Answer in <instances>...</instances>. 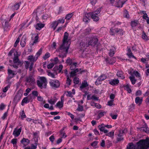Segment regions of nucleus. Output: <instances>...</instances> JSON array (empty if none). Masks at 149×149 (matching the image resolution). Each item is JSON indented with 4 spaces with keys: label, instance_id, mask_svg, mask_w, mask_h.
<instances>
[{
    "label": "nucleus",
    "instance_id": "1",
    "mask_svg": "<svg viewBox=\"0 0 149 149\" xmlns=\"http://www.w3.org/2000/svg\"><path fill=\"white\" fill-rule=\"evenodd\" d=\"M149 147V138L140 140L137 143V145L132 142L128 144L126 149H147Z\"/></svg>",
    "mask_w": 149,
    "mask_h": 149
},
{
    "label": "nucleus",
    "instance_id": "2",
    "mask_svg": "<svg viewBox=\"0 0 149 149\" xmlns=\"http://www.w3.org/2000/svg\"><path fill=\"white\" fill-rule=\"evenodd\" d=\"M40 80L37 81V84L38 87L41 89L42 88H46L47 87V81L46 78L45 77H41L40 78Z\"/></svg>",
    "mask_w": 149,
    "mask_h": 149
},
{
    "label": "nucleus",
    "instance_id": "3",
    "mask_svg": "<svg viewBox=\"0 0 149 149\" xmlns=\"http://www.w3.org/2000/svg\"><path fill=\"white\" fill-rule=\"evenodd\" d=\"M49 83L52 88L54 89H56V88H58L60 86L59 82L57 80H51L49 82Z\"/></svg>",
    "mask_w": 149,
    "mask_h": 149
},
{
    "label": "nucleus",
    "instance_id": "4",
    "mask_svg": "<svg viewBox=\"0 0 149 149\" xmlns=\"http://www.w3.org/2000/svg\"><path fill=\"white\" fill-rule=\"evenodd\" d=\"M1 23L2 27L4 31H7L9 30L10 26L8 22L6 20H4Z\"/></svg>",
    "mask_w": 149,
    "mask_h": 149
},
{
    "label": "nucleus",
    "instance_id": "5",
    "mask_svg": "<svg viewBox=\"0 0 149 149\" xmlns=\"http://www.w3.org/2000/svg\"><path fill=\"white\" fill-rule=\"evenodd\" d=\"M68 36V33L66 32L64 33V35L63 37V42L62 45L60 46V49H64L65 47V43L66 41Z\"/></svg>",
    "mask_w": 149,
    "mask_h": 149
},
{
    "label": "nucleus",
    "instance_id": "6",
    "mask_svg": "<svg viewBox=\"0 0 149 149\" xmlns=\"http://www.w3.org/2000/svg\"><path fill=\"white\" fill-rule=\"evenodd\" d=\"M22 91L21 90H19L16 94L14 98L15 101L18 102L22 96Z\"/></svg>",
    "mask_w": 149,
    "mask_h": 149
},
{
    "label": "nucleus",
    "instance_id": "7",
    "mask_svg": "<svg viewBox=\"0 0 149 149\" xmlns=\"http://www.w3.org/2000/svg\"><path fill=\"white\" fill-rule=\"evenodd\" d=\"M137 129L142 132H144L147 133H149V128L148 127L146 123H144V125L143 126L137 127Z\"/></svg>",
    "mask_w": 149,
    "mask_h": 149
},
{
    "label": "nucleus",
    "instance_id": "8",
    "mask_svg": "<svg viewBox=\"0 0 149 149\" xmlns=\"http://www.w3.org/2000/svg\"><path fill=\"white\" fill-rule=\"evenodd\" d=\"M98 42V40L97 38H93L88 41V44L89 45L94 46L96 45Z\"/></svg>",
    "mask_w": 149,
    "mask_h": 149
},
{
    "label": "nucleus",
    "instance_id": "9",
    "mask_svg": "<svg viewBox=\"0 0 149 149\" xmlns=\"http://www.w3.org/2000/svg\"><path fill=\"white\" fill-rule=\"evenodd\" d=\"M32 98V95L30 94L28 96L24 97L22 100L21 104L22 105H24V103H28L29 102L30 100Z\"/></svg>",
    "mask_w": 149,
    "mask_h": 149
},
{
    "label": "nucleus",
    "instance_id": "10",
    "mask_svg": "<svg viewBox=\"0 0 149 149\" xmlns=\"http://www.w3.org/2000/svg\"><path fill=\"white\" fill-rule=\"evenodd\" d=\"M14 55L15 57L13 59L14 63V64L17 63L18 65L21 66L23 64V63H22L19 61L17 56H15V54Z\"/></svg>",
    "mask_w": 149,
    "mask_h": 149
},
{
    "label": "nucleus",
    "instance_id": "11",
    "mask_svg": "<svg viewBox=\"0 0 149 149\" xmlns=\"http://www.w3.org/2000/svg\"><path fill=\"white\" fill-rule=\"evenodd\" d=\"M91 17V14L90 13L86 14L84 17L83 21L86 23H87L90 21L89 18Z\"/></svg>",
    "mask_w": 149,
    "mask_h": 149
},
{
    "label": "nucleus",
    "instance_id": "12",
    "mask_svg": "<svg viewBox=\"0 0 149 149\" xmlns=\"http://www.w3.org/2000/svg\"><path fill=\"white\" fill-rule=\"evenodd\" d=\"M21 131V127H20L18 129H17L16 128H15V129L14 130L13 132V134L16 137L18 136L20 134Z\"/></svg>",
    "mask_w": 149,
    "mask_h": 149
},
{
    "label": "nucleus",
    "instance_id": "13",
    "mask_svg": "<svg viewBox=\"0 0 149 149\" xmlns=\"http://www.w3.org/2000/svg\"><path fill=\"white\" fill-rule=\"evenodd\" d=\"M8 77H10L11 78H13L16 74V73H15V72L9 68L8 69Z\"/></svg>",
    "mask_w": 149,
    "mask_h": 149
},
{
    "label": "nucleus",
    "instance_id": "14",
    "mask_svg": "<svg viewBox=\"0 0 149 149\" xmlns=\"http://www.w3.org/2000/svg\"><path fill=\"white\" fill-rule=\"evenodd\" d=\"M30 142V140L29 139L24 138H23L21 141V143L24 145V147H25L29 144Z\"/></svg>",
    "mask_w": 149,
    "mask_h": 149
},
{
    "label": "nucleus",
    "instance_id": "15",
    "mask_svg": "<svg viewBox=\"0 0 149 149\" xmlns=\"http://www.w3.org/2000/svg\"><path fill=\"white\" fill-rule=\"evenodd\" d=\"M69 48V46H68L66 47H65L63 49H61V50H62V53L63 52V54H62V58H63L65 57H66V56L68 52V50Z\"/></svg>",
    "mask_w": 149,
    "mask_h": 149
},
{
    "label": "nucleus",
    "instance_id": "16",
    "mask_svg": "<svg viewBox=\"0 0 149 149\" xmlns=\"http://www.w3.org/2000/svg\"><path fill=\"white\" fill-rule=\"evenodd\" d=\"M26 38L25 36H23L20 42V45L22 47H24L26 44Z\"/></svg>",
    "mask_w": 149,
    "mask_h": 149
},
{
    "label": "nucleus",
    "instance_id": "17",
    "mask_svg": "<svg viewBox=\"0 0 149 149\" xmlns=\"http://www.w3.org/2000/svg\"><path fill=\"white\" fill-rule=\"evenodd\" d=\"M35 81V79L32 76L28 77L26 79V82L30 83V84H34Z\"/></svg>",
    "mask_w": 149,
    "mask_h": 149
},
{
    "label": "nucleus",
    "instance_id": "18",
    "mask_svg": "<svg viewBox=\"0 0 149 149\" xmlns=\"http://www.w3.org/2000/svg\"><path fill=\"white\" fill-rule=\"evenodd\" d=\"M38 144V140L37 139V141L34 143V144H31V148L30 146H28L26 147L24 149H36L37 148V145Z\"/></svg>",
    "mask_w": 149,
    "mask_h": 149
},
{
    "label": "nucleus",
    "instance_id": "19",
    "mask_svg": "<svg viewBox=\"0 0 149 149\" xmlns=\"http://www.w3.org/2000/svg\"><path fill=\"white\" fill-rule=\"evenodd\" d=\"M119 83V81L117 79H115L111 80L109 82V83L112 85H116Z\"/></svg>",
    "mask_w": 149,
    "mask_h": 149
},
{
    "label": "nucleus",
    "instance_id": "20",
    "mask_svg": "<svg viewBox=\"0 0 149 149\" xmlns=\"http://www.w3.org/2000/svg\"><path fill=\"white\" fill-rule=\"evenodd\" d=\"M107 76L105 74H103L101 75L97 80V81L95 82V83L97 82H100V81H103L107 78Z\"/></svg>",
    "mask_w": 149,
    "mask_h": 149
},
{
    "label": "nucleus",
    "instance_id": "21",
    "mask_svg": "<svg viewBox=\"0 0 149 149\" xmlns=\"http://www.w3.org/2000/svg\"><path fill=\"white\" fill-rule=\"evenodd\" d=\"M58 25V23H57V21H55L51 23L50 26L51 28L53 29L54 30Z\"/></svg>",
    "mask_w": 149,
    "mask_h": 149
},
{
    "label": "nucleus",
    "instance_id": "22",
    "mask_svg": "<svg viewBox=\"0 0 149 149\" xmlns=\"http://www.w3.org/2000/svg\"><path fill=\"white\" fill-rule=\"evenodd\" d=\"M117 1L115 4L116 6L118 8L122 7L123 5H122L123 3L122 0H116Z\"/></svg>",
    "mask_w": 149,
    "mask_h": 149
},
{
    "label": "nucleus",
    "instance_id": "23",
    "mask_svg": "<svg viewBox=\"0 0 149 149\" xmlns=\"http://www.w3.org/2000/svg\"><path fill=\"white\" fill-rule=\"evenodd\" d=\"M116 48L115 47H112L109 50V56L112 57L115 54V52L116 51Z\"/></svg>",
    "mask_w": 149,
    "mask_h": 149
},
{
    "label": "nucleus",
    "instance_id": "24",
    "mask_svg": "<svg viewBox=\"0 0 149 149\" xmlns=\"http://www.w3.org/2000/svg\"><path fill=\"white\" fill-rule=\"evenodd\" d=\"M45 26V24H44L40 23H38L35 26V28L37 30H40L42 28H43Z\"/></svg>",
    "mask_w": 149,
    "mask_h": 149
},
{
    "label": "nucleus",
    "instance_id": "25",
    "mask_svg": "<svg viewBox=\"0 0 149 149\" xmlns=\"http://www.w3.org/2000/svg\"><path fill=\"white\" fill-rule=\"evenodd\" d=\"M128 50H127V54L129 57L130 58L131 57H132V58H136V57L132 54V53L131 52V51L130 49V48L129 47V48L127 47Z\"/></svg>",
    "mask_w": 149,
    "mask_h": 149
},
{
    "label": "nucleus",
    "instance_id": "26",
    "mask_svg": "<svg viewBox=\"0 0 149 149\" xmlns=\"http://www.w3.org/2000/svg\"><path fill=\"white\" fill-rule=\"evenodd\" d=\"M37 59V57H36V56L34 57L33 55H30L29 56L28 59L31 62H34L36 61Z\"/></svg>",
    "mask_w": 149,
    "mask_h": 149
},
{
    "label": "nucleus",
    "instance_id": "27",
    "mask_svg": "<svg viewBox=\"0 0 149 149\" xmlns=\"http://www.w3.org/2000/svg\"><path fill=\"white\" fill-rule=\"evenodd\" d=\"M102 8V7L101 8H99L97 9L96 11L92 12H90V13L91 14H93L94 15H97L100 13L101 11V9Z\"/></svg>",
    "mask_w": 149,
    "mask_h": 149
},
{
    "label": "nucleus",
    "instance_id": "28",
    "mask_svg": "<svg viewBox=\"0 0 149 149\" xmlns=\"http://www.w3.org/2000/svg\"><path fill=\"white\" fill-rule=\"evenodd\" d=\"M88 85L87 82L86 81H84V82H82L81 85L80 87V88L81 90L83 88L86 87L88 86Z\"/></svg>",
    "mask_w": 149,
    "mask_h": 149
},
{
    "label": "nucleus",
    "instance_id": "29",
    "mask_svg": "<svg viewBox=\"0 0 149 149\" xmlns=\"http://www.w3.org/2000/svg\"><path fill=\"white\" fill-rule=\"evenodd\" d=\"M117 75L119 77H120L121 79H124L125 77L123 75V72L121 71H118L117 73Z\"/></svg>",
    "mask_w": 149,
    "mask_h": 149
},
{
    "label": "nucleus",
    "instance_id": "30",
    "mask_svg": "<svg viewBox=\"0 0 149 149\" xmlns=\"http://www.w3.org/2000/svg\"><path fill=\"white\" fill-rule=\"evenodd\" d=\"M142 38L145 41H147L149 40V38L146 33L143 31L142 33Z\"/></svg>",
    "mask_w": 149,
    "mask_h": 149
},
{
    "label": "nucleus",
    "instance_id": "31",
    "mask_svg": "<svg viewBox=\"0 0 149 149\" xmlns=\"http://www.w3.org/2000/svg\"><path fill=\"white\" fill-rule=\"evenodd\" d=\"M63 100L61 99V101L58 102L56 104V106L59 108L62 107L63 106Z\"/></svg>",
    "mask_w": 149,
    "mask_h": 149
},
{
    "label": "nucleus",
    "instance_id": "32",
    "mask_svg": "<svg viewBox=\"0 0 149 149\" xmlns=\"http://www.w3.org/2000/svg\"><path fill=\"white\" fill-rule=\"evenodd\" d=\"M91 17L94 21H97L99 19V17L95 15H94L93 14H91Z\"/></svg>",
    "mask_w": 149,
    "mask_h": 149
},
{
    "label": "nucleus",
    "instance_id": "33",
    "mask_svg": "<svg viewBox=\"0 0 149 149\" xmlns=\"http://www.w3.org/2000/svg\"><path fill=\"white\" fill-rule=\"evenodd\" d=\"M65 127H64L62 130L60 131V134L62 136V138H65L67 136L66 134H65L64 132L63 131Z\"/></svg>",
    "mask_w": 149,
    "mask_h": 149
},
{
    "label": "nucleus",
    "instance_id": "34",
    "mask_svg": "<svg viewBox=\"0 0 149 149\" xmlns=\"http://www.w3.org/2000/svg\"><path fill=\"white\" fill-rule=\"evenodd\" d=\"M143 99L142 97L141 99H140L139 97H136L135 98V102L137 104L139 103V104H141L142 102Z\"/></svg>",
    "mask_w": 149,
    "mask_h": 149
},
{
    "label": "nucleus",
    "instance_id": "35",
    "mask_svg": "<svg viewBox=\"0 0 149 149\" xmlns=\"http://www.w3.org/2000/svg\"><path fill=\"white\" fill-rule=\"evenodd\" d=\"M77 64V63L74 62L71 65H71L70 68V70H74L76 67Z\"/></svg>",
    "mask_w": 149,
    "mask_h": 149
},
{
    "label": "nucleus",
    "instance_id": "36",
    "mask_svg": "<svg viewBox=\"0 0 149 149\" xmlns=\"http://www.w3.org/2000/svg\"><path fill=\"white\" fill-rule=\"evenodd\" d=\"M73 15V13L68 14L66 15L65 19H66L67 20H69L70 19Z\"/></svg>",
    "mask_w": 149,
    "mask_h": 149
},
{
    "label": "nucleus",
    "instance_id": "37",
    "mask_svg": "<svg viewBox=\"0 0 149 149\" xmlns=\"http://www.w3.org/2000/svg\"><path fill=\"white\" fill-rule=\"evenodd\" d=\"M40 11L39 10V9H36V10L34 12V13H36V19L37 22H38L39 21L38 20L39 18L38 17V13L40 14Z\"/></svg>",
    "mask_w": 149,
    "mask_h": 149
},
{
    "label": "nucleus",
    "instance_id": "38",
    "mask_svg": "<svg viewBox=\"0 0 149 149\" xmlns=\"http://www.w3.org/2000/svg\"><path fill=\"white\" fill-rule=\"evenodd\" d=\"M98 127L100 131L102 132L105 129V126L104 124H102L101 125H99Z\"/></svg>",
    "mask_w": 149,
    "mask_h": 149
},
{
    "label": "nucleus",
    "instance_id": "39",
    "mask_svg": "<svg viewBox=\"0 0 149 149\" xmlns=\"http://www.w3.org/2000/svg\"><path fill=\"white\" fill-rule=\"evenodd\" d=\"M138 23L137 21H132L131 22V25L132 27H135L137 25Z\"/></svg>",
    "mask_w": 149,
    "mask_h": 149
},
{
    "label": "nucleus",
    "instance_id": "40",
    "mask_svg": "<svg viewBox=\"0 0 149 149\" xmlns=\"http://www.w3.org/2000/svg\"><path fill=\"white\" fill-rule=\"evenodd\" d=\"M19 7V5L18 3H16L13 7V10H17Z\"/></svg>",
    "mask_w": 149,
    "mask_h": 149
},
{
    "label": "nucleus",
    "instance_id": "41",
    "mask_svg": "<svg viewBox=\"0 0 149 149\" xmlns=\"http://www.w3.org/2000/svg\"><path fill=\"white\" fill-rule=\"evenodd\" d=\"M129 78L131 81L132 84L133 85L135 83L136 81V80L135 79V77H134L130 76L129 77Z\"/></svg>",
    "mask_w": 149,
    "mask_h": 149
},
{
    "label": "nucleus",
    "instance_id": "42",
    "mask_svg": "<svg viewBox=\"0 0 149 149\" xmlns=\"http://www.w3.org/2000/svg\"><path fill=\"white\" fill-rule=\"evenodd\" d=\"M50 56V54L48 52H47L45 55L43 57V58L45 60H46L47 58H49Z\"/></svg>",
    "mask_w": 149,
    "mask_h": 149
},
{
    "label": "nucleus",
    "instance_id": "43",
    "mask_svg": "<svg viewBox=\"0 0 149 149\" xmlns=\"http://www.w3.org/2000/svg\"><path fill=\"white\" fill-rule=\"evenodd\" d=\"M74 83L75 84H78L79 83V79L77 77H75L73 79Z\"/></svg>",
    "mask_w": 149,
    "mask_h": 149
},
{
    "label": "nucleus",
    "instance_id": "44",
    "mask_svg": "<svg viewBox=\"0 0 149 149\" xmlns=\"http://www.w3.org/2000/svg\"><path fill=\"white\" fill-rule=\"evenodd\" d=\"M42 48H41L36 53V57H37V58H38V56H39L41 54H42Z\"/></svg>",
    "mask_w": 149,
    "mask_h": 149
},
{
    "label": "nucleus",
    "instance_id": "45",
    "mask_svg": "<svg viewBox=\"0 0 149 149\" xmlns=\"http://www.w3.org/2000/svg\"><path fill=\"white\" fill-rule=\"evenodd\" d=\"M67 78L66 84L70 86L71 84V80L69 79V75H67Z\"/></svg>",
    "mask_w": 149,
    "mask_h": 149
},
{
    "label": "nucleus",
    "instance_id": "46",
    "mask_svg": "<svg viewBox=\"0 0 149 149\" xmlns=\"http://www.w3.org/2000/svg\"><path fill=\"white\" fill-rule=\"evenodd\" d=\"M91 31V29L89 28H88L85 29L84 31V34L86 35L89 33Z\"/></svg>",
    "mask_w": 149,
    "mask_h": 149
},
{
    "label": "nucleus",
    "instance_id": "47",
    "mask_svg": "<svg viewBox=\"0 0 149 149\" xmlns=\"http://www.w3.org/2000/svg\"><path fill=\"white\" fill-rule=\"evenodd\" d=\"M33 136L36 139H35V142L36 141H37V139L38 140V133L37 132H33Z\"/></svg>",
    "mask_w": 149,
    "mask_h": 149
},
{
    "label": "nucleus",
    "instance_id": "48",
    "mask_svg": "<svg viewBox=\"0 0 149 149\" xmlns=\"http://www.w3.org/2000/svg\"><path fill=\"white\" fill-rule=\"evenodd\" d=\"M66 63L69 65H71L72 64V60L70 59V58H68L66 61Z\"/></svg>",
    "mask_w": 149,
    "mask_h": 149
},
{
    "label": "nucleus",
    "instance_id": "49",
    "mask_svg": "<svg viewBox=\"0 0 149 149\" xmlns=\"http://www.w3.org/2000/svg\"><path fill=\"white\" fill-rule=\"evenodd\" d=\"M124 17L126 18L129 17V15L128 13V12L127 10H125L124 15Z\"/></svg>",
    "mask_w": 149,
    "mask_h": 149
},
{
    "label": "nucleus",
    "instance_id": "50",
    "mask_svg": "<svg viewBox=\"0 0 149 149\" xmlns=\"http://www.w3.org/2000/svg\"><path fill=\"white\" fill-rule=\"evenodd\" d=\"M76 73L74 70L73 71H71L70 73V77L75 76L76 75Z\"/></svg>",
    "mask_w": 149,
    "mask_h": 149
},
{
    "label": "nucleus",
    "instance_id": "51",
    "mask_svg": "<svg viewBox=\"0 0 149 149\" xmlns=\"http://www.w3.org/2000/svg\"><path fill=\"white\" fill-rule=\"evenodd\" d=\"M54 63H50L47 65V68L49 69H51L54 66Z\"/></svg>",
    "mask_w": 149,
    "mask_h": 149
},
{
    "label": "nucleus",
    "instance_id": "52",
    "mask_svg": "<svg viewBox=\"0 0 149 149\" xmlns=\"http://www.w3.org/2000/svg\"><path fill=\"white\" fill-rule=\"evenodd\" d=\"M83 110V107L79 104L77 110L79 111H82Z\"/></svg>",
    "mask_w": 149,
    "mask_h": 149
},
{
    "label": "nucleus",
    "instance_id": "53",
    "mask_svg": "<svg viewBox=\"0 0 149 149\" xmlns=\"http://www.w3.org/2000/svg\"><path fill=\"white\" fill-rule=\"evenodd\" d=\"M11 78H11L10 77H7V80H6V81L7 82V84H8V86H9L11 83V82L10 81V80Z\"/></svg>",
    "mask_w": 149,
    "mask_h": 149
},
{
    "label": "nucleus",
    "instance_id": "54",
    "mask_svg": "<svg viewBox=\"0 0 149 149\" xmlns=\"http://www.w3.org/2000/svg\"><path fill=\"white\" fill-rule=\"evenodd\" d=\"M114 132L113 131H112L107 134L106 135V136H113L114 135Z\"/></svg>",
    "mask_w": 149,
    "mask_h": 149
},
{
    "label": "nucleus",
    "instance_id": "55",
    "mask_svg": "<svg viewBox=\"0 0 149 149\" xmlns=\"http://www.w3.org/2000/svg\"><path fill=\"white\" fill-rule=\"evenodd\" d=\"M17 139H12L11 141V143H13V145H15L17 143Z\"/></svg>",
    "mask_w": 149,
    "mask_h": 149
},
{
    "label": "nucleus",
    "instance_id": "56",
    "mask_svg": "<svg viewBox=\"0 0 149 149\" xmlns=\"http://www.w3.org/2000/svg\"><path fill=\"white\" fill-rule=\"evenodd\" d=\"M38 36H36L35 37V40H34L33 43L31 44L32 45H33L34 43H36L38 42Z\"/></svg>",
    "mask_w": 149,
    "mask_h": 149
},
{
    "label": "nucleus",
    "instance_id": "57",
    "mask_svg": "<svg viewBox=\"0 0 149 149\" xmlns=\"http://www.w3.org/2000/svg\"><path fill=\"white\" fill-rule=\"evenodd\" d=\"M19 40H20V38H18L17 39L16 41L15 42V43H14V46L15 47H16V46L17 45L18 43H19Z\"/></svg>",
    "mask_w": 149,
    "mask_h": 149
},
{
    "label": "nucleus",
    "instance_id": "58",
    "mask_svg": "<svg viewBox=\"0 0 149 149\" xmlns=\"http://www.w3.org/2000/svg\"><path fill=\"white\" fill-rule=\"evenodd\" d=\"M127 132V130L125 129L123 130H119V132H120V133H121V134L123 135L124 134L126 133Z\"/></svg>",
    "mask_w": 149,
    "mask_h": 149
},
{
    "label": "nucleus",
    "instance_id": "59",
    "mask_svg": "<svg viewBox=\"0 0 149 149\" xmlns=\"http://www.w3.org/2000/svg\"><path fill=\"white\" fill-rule=\"evenodd\" d=\"M105 113V112H101L98 115V118H100L101 117L104 116V114Z\"/></svg>",
    "mask_w": 149,
    "mask_h": 149
},
{
    "label": "nucleus",
    "instance_id": "60",
    "mask_svg": "<svg viewBox=\"0 0 149 149\" xmlns=\"http://www.w3.org/2000/svg\"><path fill=\"white\" fill-rule=\"evenodd\" d=\"M48 102L51 104L53 105L56 102V101L55 100H53L52 99H50L48 100Z\"/></svg>",
    "mask_w": 149,
    "mask_h": 149
},
{
    "label": "nucleus",
    "instance_id": "61",
    "mask_svg": "<svg viewBox=\"0 0 149 149\" xmlns=\"http://www.w3.org/2000/svg\"><path fill=\"white\" fill-rule=\"evenodd\" d=\"M134 74L135 75L136 77H140V74L138 72L136 71H134Z\"/></svg>",
    "mask_w": 149,
    "mask_h": 149
},
{
    "label": "nucleus",
    "instance_id": "62",
    "mask_svg": "<svg viewBox=\"0 0 149 149\" xmlns=\"http://www.w3.org/2000/svg\"><path fill=\"white\" fill-rule=\"evenodd\" d=\"M63 68V66L62 65H59L58 68V73H60L62 70V69Z\"/></svg>",
    "mask_w": 149,
    "mask_h": 149
},
{
    "label": "nucleus",
    "instance_id": "63",
    "mask_svg": "<svg viewBox=\"0 0 149 149\" xmlns=\"http://www.w3.org/2000/svg\"><path fill=\"white\" fill-rule=\"evenodd\" d=\"M98 143V141H95L93 142L92 143H91V145L92 146H94L95 147L97 145Z\"/></svg>",
    "mask_w": 149,
    "mask_h": 149
},
{
    "label": "nucleus",
    "instance_id": "64",
    "mask_svg": "<svg viewBox=\"0 0 149 149\" xmlns=\"http://www.w3.org/2000/svg\"><path fill=\"white\" fill-rule=\"evenodd\" d=\"M32 95L36 96L38 97V93L37 91H33L32 92Z\"/></svg>",
    "mask_w": 149,
    "mask_h": 149
}]
</instances>
